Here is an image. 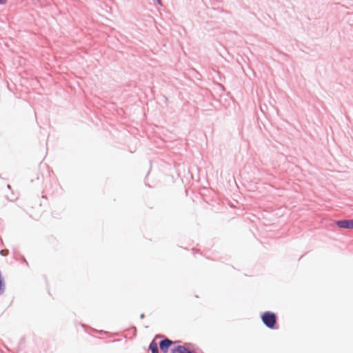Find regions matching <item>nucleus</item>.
<instances>
[{
    "mask_svg": "<svg viewBox=\"0 0 353 353\" xmlns=\"http://www.w3.org/2000/svg\"><path fill=\"white\" fill-rule=\"evenodd\" d=\"M263 323L269 329L277 330L279 328L277 324V316L275 313L266 311L261 316Z\"/></svg>",
    "mask_w": 353,
    "mask_h": 353,
    "instance_id": "1",
    "label": "nucleus"
},
{
    "mask_svg": "<svg viewBox=\"0 0 353 353\" xmlns=\"http://www.w3.org/2000/svg\"><path fill=\"white\" fill-rule=\"evenodd\" d=\"M179 341H174V343ZM174 343V342L168 338H164L159 342V347L163 353H168L169 348Z\"/></svg>",
    "mask_w": 353,
    "mask_h": 353,
    "instance_id": "2",
    "label": "nucleus"
},
{
    "mask_svg": "<svg viewBox=\"0 0 353 353\" xmlns=\"http://www.w3.org/2000/svg\"><path fill=\"white\" fill-rule=\"evenodd\" d=\"M336 225L343 229H353V219H343L336 222Z\"/></svg>",
    "mask_w": 353,
    "mask_h": 353,
    "instance_id": "3",
    "label": "nucleus"
},
{
    "mask_svg": "<svg viewBox=\"0 0 353 353\" xmlns=\"http://www.w3.org/2000/svg\"><path fill=\"white\" fill-rule=\"evenodd\" d=\"M172 353H194L193 350L186 347L185 345H177L172 348Z\"/></svg>",
    "mask_w": 353,
    "mask_h": 353,
    "instance_id": "4",
    "label": "nucleus"
},
{
    "mask_svg": "<svg viewBox=\"0 0 353 353\" xmlns=\"http://www.w3.org/2000/svg\"><path fill=\"white\" fill-rule=\"evenodd\" d=\"M148 348L152 353H159L158 344L154 339L150 342Z\"/></svg>",
    "mask_w": 353,
    "mask_h": 353,
    "instance_id": "5",
    "label": "nucleus"
},
{
    "mask_svg": "<svg viewBox=\"0 0 353 353\" xmlns=\"http://www.w3.org/2000/svg\"><path fill=\"white\" fill-rule=\"evenodd\" d=\"M0 254L3 256H6L8 254V250H1L0 251Z\"/></svg>",
    "mask_w": 353,
    "mask_h": 353,
    "instance_id": "6",
    "label": "nucleus"
},
{
    "mask_svg": "<svg viewBox=\"0 0 353 353\" xmlns=\"http://www.w3.org/2000/svg\"><path fill=\"white\" fill-rule=\"evenodd\" d=\"M7 2V0H0V5H3Z\"/></svg>",
    "mask_w": 353,
    "mask_h": 353,
    "instance_id": "7",
    "label": "nucleus"
},
{
    "mask_svg": "<svg viewBox=\"0 0 353 353\" xmlns=\"http://www.w3.org/2000/svg\"><path fill=\"white\" fill-rule=\"evenodd\" d=\"M155 1H156V2H157L159 5H161V6L162 5V3H161V0H155Z\"/></svg>",
    "mask_w": 353,
    "mask_h": 353,
    "instance_id": "8",
    "label": "nucleus"
},
{
    "mask_svg": "<svg viewBox=\"0 0 353 353\" xmlns=\"http://www.w3.org/2000/svg\"><path fill=\"white\" fill-rule=\"evenodd\" d=\"M140 317H141V319H143L144 318V314H141Z\"/></svg>",
    "mask_w": 353,
    "mask_h": 353,
    "instance_id": "9",
    "label": "nucleus"
},
{
    "mask_svg": "<svg viewBox=\"0 0 353 353\" xmlns=\"http://www.w3.org/2000/svg\"><path fill=\"white\" fill-rule=\"evenodd\" d=\"M9 199V201H12L15 200V199Z\"/></svg>",
    "mask_w": 353,
    "mask_h": 353,
    "instance_id": "10",
    "label": "nucleus"
},
{
    "mask_svg": "<svg viewBox=\"0 0 353 353\" xmlns=\"http://www.w3.org/2000/svg\"><path fill=\"white\" fill-rule=\"evenodd\" d=\"M7 188H8V189H10V188H11V186H10V185H7Z\"/></svg>",
    "mask_w": 353,
    "mask_h": 353,
    "instance_id": "11",
    "label": "nucleus"
}]
</instances>
